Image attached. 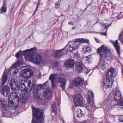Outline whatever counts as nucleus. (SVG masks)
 Masks as SVG:
<instances>
[{"label":"nucleus","mask_w":123,"mask_h":123,"mask_svg":"<svg viewBox=\"0 0 123 123\" xmlns=\"http://www.w3.org/2000/svg\"><path fill=\"white\" fill-rule=\"evenodd\" d=\"M34 49L33 48L24 51L20 50L15 55V56L18 58L20 56L24 55L26 60H29L34 63L39 65L42 62L43 58L41 54L35 55L34 52Z\"/></svg>","instance_id":"f257e3e1"},{"label":"nucleus","mask_w":123,"mask_h":123,"mask_svg":"<svg viewBox=\"0 0 123 123\" xmlns=\"http://www.w3.org/2000/svg\"><path fill=\"white\" fill-rule=\"evenodd\" d=\"M49 79L51 81L52 87L53 88H55L56 87V83H59L61 84L60 86L62 89H65L66 80L60 74H53L50 76Z\"/></svg>","instance_id":"f03ea898"},{"label":"nucleus","mask_w":123,"mask_h":123,"mask_svg":"<svg viewBox=\"0 0 123 123\" xmlns=\"http://www.w3.org/2000/svg\"><path fill=\"white\" fill-rule=\"evenodd\" d=\"M33 118L31 123H44L43 112L41 110L32 108Z\"/></svg>","instance_id":"7ed1b4c3"},{"label":"nucleus","mask_w":123,"mask_h":123,"mask_svg":"<svg viewBox=\"0 0 123 123\" xmlns=\"http://www.w3.org/2000/svg\"><path fill=\"white\" fill-rule=\"evenodd\" d=\"M18 98V94L15 92L10 94L8 97V106L13 110L16 109L19 106Z\"/></svg>","instance_id":"20e7f679"},{"label":"nucleus","mask_w":123,"mask_h":123,"mask_svg":"<svg viewBox=\"0 0 123 123\" xmlns=\"http://www.w3.org/2000/svg\"><path fill=\"white\" fill-rule=\"evenodd\" d=\"M23 60L22 59L19 60L14 65L9 68L8 72V74H16L18 71V69H21L24 67L22 65L24 64Z\"/></svg>","instance_id":"39448f33"},{"label":"nucleus","mask_w":123,"mask_h":123,"mask_svg":"<svg viewBox=\"0 0 123 123\" xmlns=\"http://www.w3.org/2000/svg\"><path fill=\"white\" fill-rule=\"evenodd\" d=\"M31 83V81L29 80L26 81L24 80H21L20 82L19 89L21 91H23L25 93H27L28 89L27 87H26V85H27V86L29 87V92H30L32 90L33 88L35 86V85L33 84L32 86L30 87Z\"/></svg>","instance_id":"423d86ee"},{"label":"nucleus","mask_w":123,"mask_h":123,"mask_svg":"<svg viewBox=\"0 0 123 123\" xmlns=\"http://www.w3.org/2000/svg\"><path fill=\"white\" fill-rule=\"evenodd\" d=\"M98 52L99 53L101 57H109L111 59H113L114 57L111 56V53L110 50L108 48L104 45L102 46L98 49H97Z\"/></svg>","instance_id":"0eeeda50"},{"label":"nucleus","mask_w":123,"mask_h":123,"mask_svg":"<svg viewBox=\"0 0 123 123\" xmlns=\"http://www.w3.org/2000/svg\"><path fill=\"white\" fill-rule=\"evenodd\" d=\"M114 68L113 67H112L107 72L106 76L107 78L105 79L104 81V86H109V83L110 82L111 80L109 78H108V77L110 76V78L112 79V78L114 77L115 76L114 75Z\"/></svg>","instance_id":"6e6552de"},{"label":"nucleus","mask_w":123,"mask_h":123,"mask_svg":"<svg viewBox=\"0 0 123 123\" xmlns=\"http://www.w3.org/2000/svg\"><path fill=\"white\" fill-rule=\"evenodd\" d=\"M33 74L32 70L29 69H23L20 72L19 75L23 78H28Z\"/></svg>","instance_id":"1a4fd4ad"},{"label":"nucleus","mask_w":123,"mask_h":123,"mask_svg":"<svg viewBox=\"0 0 123 123\" xmlns=\"http://www.w3.org/2000/svg\"><path fill=\"white\" fill-rule=\"evenodd\" d=\"M74 101L75 105L76 106H82L84 103V100L83 97L81 95L78 94L76 95L74 98Z\"/></svg>","instance_id":"9d476101"},{"label":"nucleus","mask_w":123,"mask_h":123,"mask_svg":"<svg viewBox=\"0 0 123 123\" xmlns=\"http://www.w3.org/2000/svg\"><path fill=\"white\" fill-rule=\"evenodd\" d=\"M68 45V46L67 48L68 51L73 52L75 51L78 48V43L69 42L66 46Z\"/></svg>","instance_id":"9b49d317"},{"label":"nucleus","mask_w":123,"mask_h":123,"mask_svg":"<svg viewBox=\"0 0 123 123\" xmlns=\"http://www.w3.org/2000/svg\"><path fill=\"white\" fill-rule=\"evenodd\" d=\"M84 80L80 78L77 77L75 78L72 81V83L74 86L77 87L80 86L82 85Z\"/></svg>","instance_id":"f8f14e48"},{"label":"nucleus","mask_w":123,"mask_h":123,"mask_svg":"<svg viewBox=\"0 0 123 123\" xmlns=\"http://www.w3.org/2000/svg\"><path fill=\"white\" fill-rule=\"evenodd\" d=\"M10 92V88L8 85L4 86L0 90L1 94L4 96H6Z\"/></svg>","instance_id":"ddd939ff"},{"label":"nucleus","mask_w":123,"mask_h":123,"mask_svg":"<svg viewBox=\"0 0 123 123\" xmlns=\"http://www.w3.org/2000/svg\"><path fill=\"white\" fill-rule=\"evenodd\" d=\"M10 84L11 89L13 91H15L16 88L19 85L18 82L16 79L13 78L11 79Z\"/></svg>","instance_id":"4468645a"},{"label":"nucleus","mask_w":123,"mask_h":123,"mask_svg":"<svg viewBox=\"0 0 123 123\" xmlns=\"http://www.w3.org/2000/svg\"><path fill=\"white\" fill-rule=\"evenodd\" d=\"M75 63L74 60L71 59H69L64 64L66 68H70L74 67Z\"/></svg>","instance_id":"2eb2a0df"},{"label":"nucleus","mask_w":123,"mask_h":123,"mask_svg":"<svg viewBox=\"0 0 123 123\" xmlns=\"http://www.w3.org/2000/svg\"><path fill=\"white\" fill-rule=\"evenodd\" d=\"M44 92V97L46 99H49L51 98V91L50 89L49 88L43 89Z\"/></svg>","instance_id":"dca6fc26"},{"label":"nucleus","mask_w":123,"mask_h":123,"mask_svg":"<svg viewBox=\"0 0 123 123\" xmlns=\"http://www.w3.org/2000/svg\"><path fill=\"white\" fill-rule=\"evenodd\" d=\"M122 96L120 92L119 91H117L115 94L113 95V100L116 101H118L120 100H123Z\"/></svg>","instance_id":"f3484780"},{"label":"nucleus","mask_w":123,"mask_h":123,"mask_svg":"<svg viewBox=\"0 0 123 123\" xmlns=\"http://www.w3.org/2000/svg\"><path fill=\"white\" fill-rule=\"evenodd\" d=\"M65 48L62 49L55 50L53 52V55L56 58H59L62 56L63 54V52L62 51Z\"/></svg>","instance_id":"a211bd4d"},{"label":"nucleus","mask_w":123,"mask_h":123,"mask_svg":"<svg viewBox=\"0 0 123 123\" xmlns=\"http://www.w3.org/2000/svg\"><path fill=\"white\" fill-rule=\"evenodd\" d=\"M83 115L82 113L81 110L79 108H75L74 111V116L75 118L77 117V118L80 117H81Z\"/></svg>","instance_id":"6ab92c4d"},{"label":"nucleus","mask_w":123,"mask_h":123,"mask_svg":"<svg viewBox=\"0 0 123 123\" xmlns=\"http://www.w3.org/2000/svg\"><path fill=\"white\" fill-rule=\"evenodd\" d=\"M90 92L92 98H93L94 97L93 94L92 92ZM87 101L88 104L91 108H93L95 107V105L94 103L93 99H91L90 97H89L87 98Z\"/></svg>","instance_id":"aec40b11"},{"label":"nucleus","mask_w":123,"mask_h":123,"mask_svg":"<svg viewBox=\"0 0 123 123\" xmlns=\"http://www.w3.org/2000/svg\"><path fill=\"white\" fill-rule=\"evenodd\" d=\"M84 67L83 64L80 62H77L76 64V69L78 72H80L82 71Z\"/></svg>","instance_id":"412c9836"},{"label":"nucleus","mask_w":123,"mask_h":123,"mask_svg":"<svg viewBox=\"0 0 123 123\" xmlns=\"http://www.w3.org/2000/svg\"><path fill=\"white\" fill-rule=\"evenodd\" d=\"M111 93L110 96L105 101L104 103V107H105L106 108H108L111 105Z\"/></svg>","instance_id":"4be33fe9"},{"label":"nucleus","mask_w":123,"mask_h":123,"mask_svg":"<svg viewBox=\"0 0 123 123\" xmlns=\"http://www.w3.org/2000/svg\"><path fill=\"white\" fill-rule=\"evenodd\" d=\"M111 42L113 44L118 53L120 54V47L118 42V40H117L115 41L111 40Z\"/></svg>","instance_id":"5701e85b"},{"label":"nucleus","mask_w":123,"mask_h":123,"mask_svg":"<svg viewBox=\"0 0 123 123\" xmlns=\"http://www.w3.org/2000/svg\"><path fill=\"white\" fill-rule=\"evenodd\" d=\"M36 88H35L33 91V94L34 95V96L37 100L40 99H41V98L40 97V95L38 93V90L37 89V87H36Z\"/></svg>","instance_id":"b1692460"},{"label":"nucleus","mask_w":123,"mask_h":123,"mask_svg":"<svg viewBox=\"0 0 123 123\" xmlns=\"http://www.w3.org/2000/svg\"><path fill=\"white\" fill-rule=\"evenodd\" d=\"M7 7L6 4V0H4L3 1V4L1 7V12L2 13H5L7 11Z\"/></svg>","instance_id":"393cba45"},{"label":"nucleus","mask_w":123,"mask_h":123,"mask_svg":"<svg viewBox=\"0 0 123 123\" xmlns=\"http://www.w3.org/2000/svg\"><path fill=\"white\" fill-rule=\"evenodd\" d=\"M7 79V75L6 72H4L2 75V83L1 85H3L6 82Z\"/></svg>","instance_id":"a878e982"},{"label":"nucleus","mask_w":123,"mask_h":123,"mask_svg":"<svg viewBox=\"0 0 123 123\" xmlns=\"http://www.w3.org/2000/svg\"><path fill=\"white\" fill-rule=\"evenodd\" d=\"M52 108L53 112L55 114H56L57 112V108L56 105V103L55 102L53 103Z\"/></svg>","instance_id":"bb28decb"},{"label":"nucleus","mask_w":123,"mask_h":123,"mask_svg":"<svg viewBox=\"0 0 123 123\" xmlns=\"http://www.w3.org/2000/svg\"><path fill=\"white\" fill-rule=\"evenodd\" d=\"M117 105L118 106V108L122 110H123V100H120L119 102L117 103Z\"/></svg>","instance_id":"cd10ccee"},{"label":"nucleus","mask_w":123,"mask_h":123,"mask_svg":"<svg viewBox=\"0 0 123 123\" xmlns=\"http://www.w3.org/2000/svg\"><path fill=\"white\" fill-rule=\"evenodd\" d=\"M76 41L78 42H80L83 43H88L89 41L86 40L84 38H79L76 39Z\"/></svg>","instance_id":"c85d7f7f"},{"label":"nucleus","mask_w":123,"mask_h":123,"mask_svg":"<svg viewBox=\"0 0 123 123\" xmlns=\"http://www.w3.org/2000/svg\"><path fill=\"white\" fill-rule=\"evenodd\" d=\"M119 39L123 44V32H121L119 36Z\"/></svg>","instance_id":"c756f323"},{"label":"nucleus","mask_w":123,"mask_h":123,"mask_svg":"<svg viewBox=\"0 0 123 123\" xmlns=\"http://www.w3.org/2000/svg\"><path fill=\"white\" fill-rule=\"evenodd\" d=\"M0 101L3 105L2 107H5L7 104L5 100L3 99H0Z\"/></svg>","instance_id":"7c9ffc66"},{"label":"nucleus","mask_w":123,"mask_h":123,"mask_svg":"<svg viewBox=\"0 0 123 123\" xmlns=\"http://www.w3.org/2000/svg\"><path fill=\"white\" fill-rule=\"evenodd\" d=\"M26 100L24 98L23 96L22 97V98H20L19 100V103L20 102L21 103H25L26 101Z\"/></svg>","instance_id":"2f4dec72"},{"label":"nucleus","mask_w":123,"mask_h":123,"mask_svg":"<svg viewBox=\"0 0 123 123\" xmlns=\"http://www.w3.org/2000/svg\"><path fill=\"white\" fill-rule=\"evenodd\" d=\"M111 24L109 25H106L105 24H104L102 25V27L106 29V31H107L108 28L110 26Z\"/></svg>","instance_id":"473e14b6"},{"label":"nucleus","mask_w":123,"mask_h":123,"mask_svg":"<svg viewBox=\"0 0 123 123\" xmlns=\"http://www.w3.org/2000/svg\"><path fill=\"white\" fill-rule=\"evenodd\" d=\"M91 55H88L87 56H86V60L88 61V62H89L91 61V59L92 58V57L91 56Z\"/></svg>","instance_id":"72a5a7b5"},{"label":"nucleus","mask_w":123,"mask_h":123,"mask_svg":"<svg viewBox=\"0 0 123 123\" xmlns=\"http://www.w3.org/2000/svg\"><path fill=\"white\" fill-rule=\"evenodd\" d=\"M54 67H57L58 66V62L57 61H55L52 65Z\"/></svg>","instance_id":"f704fd0d"},{"label":"nucleus","mask_w":123,"mask_h":123,"mask_svg":"<svg viewBox=\"0 0 123 123\" xmlns=\"http://www.w3.org/2000/svg\"><path fill=\"white\" fill-rule=\"evenodd\" d=\"M101 68L103 70L105 69L106 68V66L105 64V63H103L101 66Z\"/></svg>","instance_id":"c9c22d12"},{"label":"nucleus","mask_w":123,"mask_h":123,"mask_svg":"<svg viewBox=\"0 0 123 123\" xmlns=\"http://www.w3.org/2000/svg\"><path fill=\"white\" fill-rule=\"evenodd\" d=\"M118 119L120 121L123 122V116H122L120 117H118Z\"/></svg>","instance_id":"e433bc0d"},{"label":"nucleus","mask_w":123,"mask_h":123,"mask_svg":"<svg viewBox=\"0 0 123 123\" xmlns=\"http://www.w3.org/2000/svg\"><path fill=\"white\" fill-rule=\"evenodd\" d=\"M91 49L89 47H87L86 49V51L90 52L91 51Z\"/></svg>","instance_id":"4c0bfd02"},{"label":"nucleus","mask_w":123,"mask_h":123,"mask_svg":"<svg viewBox=\"0 0 123 123\" xmlns=\"http://www.w3.org/2000/svg\"><path fill=\"white\" fill-rule=\"evenodd\" d=\"M60 6V5L59 3H57L55 4V7L56 8H57L59 7Z\"/></svg>","instance_id":"58836bf2"},{"label":"nucleus","mask_w":123,"mask_h":123,"mask_svg":"<svg viewBox=\"0 0 123 123\" xmlns=\"http://www.w3.org/2000/svg\"><path fill=\"white\" fill-rule=\"evenodd\" d=\"M41 0H39V1L38 2V4H39L40 2L41 1ZM38 6H39V5H38L37 6V7H36V10L34 12H35L37 11V9L38 8Z\"/></svg>","instance_id":"ea45409f"},{"label":"nucleus","mask_w":123,"mask_h":123,"mask_svg":"<svg viewBox=\"0 0 123 123\" xmlns=\"http://www.w3.org/2000/svg\"><path fill=\"white\" fill-rule=\"evenodd\" d=\"M106 31L105 32H102L101 33V34L102 35H103L105 36H106Z\"/></svg>","instance_id":"a19ab883"},{"label":"nucleus","mask_w":123,"mask_h":123,"mask_svg":"<svg viewBox=\"0 0 123 123\" xmlns=\"http://www.w3.org/2000/svg\"><path fill=\"white\" fill-rule=\"evenodd\" d=\"M68 24L69 25H73V22H70L68 23Z\"/></svg>","instance_id":"79ce46f5"},{"label":"nucleus","mask_w":123,"mask_h":123,"mask_svg":"<svg viewBox=\"0 0 123 123\" xmlns=\"http://www.w3.org/2000/svg\"><path fill=\"white\" fill-rule=\"evenodd\" d=\"M94 39L98 43L99 42L98 40V39H97V38H95Z\"/></svg>","instance_id":"37998d69"},{"label":"nucleus","mask_w":123,"mask_h":123,"mask_svg":"<svg viewBox=\"0 0 123 123\" xmlns=\"http://www.w3.org/2000/svg\"><path fill=\"white\" fill-rule=\"evenodd\" d=\"M76 28V27L75 26H74V27H72V28L71 29L72 30H74V29H75Z\"/></svg>","instance_id":"c03bdc74"},{"label":"nucleus","mask_w":123,"mask_h":123,"mask_svg":"<svg viewBox=\"0 0 123 123\" xmlns=\"http://www.w3.org/2000/svg\"><path fill=\"white\" fill-rule=\"evenodd\" d=\"M89 106H88L87 107H86V108H87V109L89 110H91V108H89Z\"/></svg>","instance_id":"a18cd8bd"},{"label":"nucleus","mask_w":123,"mask_h":123,"mask_svg":"<svg viewBox=\"0 0 123 123\" xmlns=\"http://www.w3.org/2000/svg\"><path fill=\"white\" fill-rule=\"evenodd\" d=\"M48 82V81H47L46 82H45L44 83H43V85H46V84Z\"/></svg>","instance_id":"49530a36"},{"label":"nucleus","mask_w":123,"mask_h":123,"mask_svg":"<svg viewBox=\"0 0 123 123\" xmlns=\"http://www.w3.org/2000/svg\"><path fill=\"white\" fill-rule=\"evenodd\" d=\"M122 72L123 75V69L122 70Z\"/></svg>","instance_id":"de8ad7c7"},{"label":"nucleus","mask_w":123,"mask_h":123,"mask_svg":"<svg viewBox=\"0 0 123 123\" xmlns=\"http://www.w3.org/2000/svg\"><path fill=\"white\" fill-rule=\"evenodd\" d=\"M82 123H87L86 122H82Z\"/></svg>","instance_id":"09e8293b"}]
</instances>
